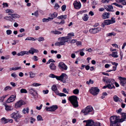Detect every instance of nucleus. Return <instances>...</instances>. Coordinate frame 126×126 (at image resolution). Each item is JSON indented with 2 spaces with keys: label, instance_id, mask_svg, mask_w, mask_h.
<instances>
[{
  "label": "nucleus",
  "instance_id": "obj_40",
  "mask_svg": "<svg viewBox=\"0 0 126 126\" xmlns=\"http://www.w3.org/2000/svg\"><path fill=\"white\" fill-rule=\"evenodd\" d=\"M5 12L7 13H14V11L13 10L10 9H7L6 10Z\"/></svg>",
  "mask_w": 126,
  "mask_h": 126
},
{
  "label": "nucleus",
  "instance_id": "obj_42",
  "mask_svg": "<svg viewBox=\"0 0 126 126\" xmlns=\"http://www.w3.org/2000/svg\"><path fill=\"white\" fill-rule=\"evenodd\" d=\"M12 89L9 86H7L4 89V90L5 91H9Z\"/></svg>",
  "mask_w": 126,
  "mask_h": 126
},
{
  "label": "nucleus",
  "instance_id": "obj_8",
  "mask_svg": "<svg viewBox=\"0 0 126 126\" xmlns=\"http://www.w3.org/2000/svg\"><path fill=\"white\" fill-rule=\"evenodd\" d=\"M99 91V89L97 87H92L90 90V93L94 95L97 94Z\"/></svg>",
  "mask_w": 126,
  "mask_h": 126
},
{
  "label": "nucleus",
  "instance_id": "obj_46",
  "mask_svg": "<svg viewBox=\"0 0 126 126\" xmlns=\"http://www.w3.org/2000/svg\"><path fill=\"white\" fill-rule=\"evenodd\" d=\"M116 33L114 32H111L110 33H109L107 34V36H110L111 35H113L114 36L116 35Z\"/></svg>",
  "mask_w": 126,
  "mask_h": 126
},
{
  "label": "nucleus",
  "instance_id": "obj_43",
  "mask_svg": "<svg viewBox=\"0 0 126 126\" xmlns=\"http://www.w3.org/2000/svg\"><path fill=\"white\" fill-rule=\"evenodd\" d=\"M25 40L35 41V40L33 37H28L25 39Z\"/></svg>",
  "mask_w": 126,
  "mask_h": 126
},
{
  "label": "nucleus",
  "instance_id": "obj_39",
  "mask_svg": "<svg viewBox=\"0 0 126 126\" xmlns=\"http://www.w3.org/2000/svg\"><path fill=\"white\" fill-rule=\"evenodd\" d=\"M84 16L82 17L84 20L85 21H87L88 20V17L87 14H85L84 15Z\"/></svg>",
  "mask_w": 126,
  "mask_h": 126
},
{
  "label": "nucleus",
  "instance_id": "obj_23",
  "mask_svg": "<svg viewBox=\"0 0 126 126\" xmlns=\"http://www.w3.org/2000/svg\"><path fill=\"white\" fill-rule=\"evenodd\" d=\"M110 13H109L105 12L103 14V18L106 19L108 18L110 16Z\"/></svg>",
  "mask_w": 126,
  "mask_h": 126
},
{
  "label": "nucleus",
  "instance_id": "obj_29",
  "mask_svg": "<svg viewBox=\"0 0 126 126\" xmlns=\"http://www.w3.org/2000/svg\"><path fill=\"white\" fill-rule=\"evenodd\" d=\"M51 33H53L55 34H61L62 32L57 31H51Z\"/></svg>",
  "mask_w": 126,
  "mask_h": 126
},
{
  "label": "nucleus",
  "instance_id": "obj_50",
  "mask_svg": "<svg viewBox=\"0 0 126 126\" xmlns=\"http://www.w3.org/2000/svg\"><path fill=\"white\" fill-rule=\"evenodd\" d=\"M38 40L39 42L43 41L44 40V38L42 37H40L38 39Z\"/></svg>",
  "mask_w": 126,
  "mask_h": 126
},
{
  "label": "nucleus",
  "instance_id": "obj_35",
  "mask_svg": "<svg viewBox=\"0 0 126 126\" xmlns=\"http://www.w3.org/2000/svg\"><path fill=\"white\" fill-rule=\"evenodd\" d=\"M30 77L31 78H34L36 74L33 73L32 72H29Z\"/></svg>",
  "mask_w": 126,
  "mask_h": 126
},
{
  "label": "nucleus",
  "instance_id": "obj_27",
  "mask_svg": "<svg viewBox=\"0 0 126 126\" xmlns=\"http://www.w3.org/2000/svg\"><path fill=\"white\" fill-rule=\"evenodd\" d=\"M58 15L57 13L56 12H54V13L52 14H50L49 15V16L51 17H50V18H52V20L54 18H55Z\"/></svg>",
  "mask_w": 126,
  "mask_h": 126
},
{
  "label": "nucleus",
  "instance_id": "obj_9",
  "mask_svg": "<svg viewBox=\"0 0 126 126\" xmlns=\"http://www.w3.org/2000/svg\"><path fill=\"white\" fill-rule=\"evenodd\" d=\"M58 67L61 69L63 70H66L67 69V67L64 63L63 62H60L58 64Z\"/></svg>",
  "mask_w": 126,
  "mask_h": 126
},
{
  "label": "nucleus",
  "instance_id": "obj_48",
  "mask_svg": "<svg viewBox=\"0 0 126 126\" xmlns=\"http://www.w3.org/2000/svg\"><path fill=\"white\" fill-rule=\"evenodd\" d=\"M24 55V51H21L19 53L17 54V55L18 56H23Z\"/></svg>",
  "mask_w": 126,
  "mask_h": 126
},
{
  "label": "nucleus",
  "instance_id": "obj_59",
  "mask_svg": "<svg viewBox=\"0 0 126 126\" xmlns=\"http://www.w3.org/2000/svg\"><path fill=\"white\" fill-rule=\"evenodd\" d=\"M25 34V33H22V34L18 35L17 37H21L23 36H24Z\"/></svg>",
  "mask_w": 126,
  "mask_h": 126
},
{
  "label": "nucleus",
  "instance_id": "obj_47",
  "mask_svg": "<svg viewBox=\"0 0 126 126\" xmlns=\"http://www.w3.org/2000/svg\"><path fill=\"white\" fill-rule=\"evenodd\" d=\"M29 52L30 54H33L34 53L33 48H31L29 50Z\"/></svg>",
  "mask_w": 126,
  "mask_h": 126
},
{
  "label": "nucleus",
  "instance_id": "obj_52",
  "mask_svg": "<svg viewBox=\"0 0 126 126\" xmlns=\"http://www.w3.org/2000/svg\"><path fill=\"white\" fill-rule=\"evenodd\" d=\"M32 85L35 86V87H37L40 85H41V84L38 83H33Z\"/></svg>",
  "mask_w": 126,
  "mask_h": 126
},
{
  "label": "nucleus",
  "instance_id": "obj_45",
  "mask_svg": "<svg viewBox=\"0 0 126 126\" xmlns=\"http://www.w3.org/2000/svg\"><path fill=\"white\" fill-rule=\"evenodd\" d=\"M20 92L21 93H26L27 92V90L25 89H22L20 90Z\"/></svg>",
  "mask_w": 126,
  "mask_h": 126
},
{
  "label": "nucleus",
  "instance_id": "obj_5",
  "mask_svg": "<svg viewBox=\"0 0 126 126\" xmlns=\"http://www.w3.org/2000/svg\"><path fill=\"white\" fill-rule=\"evenodd\" d=\"M83 122H86L85 126H101L100 123L99 122L95 123L92 120H88L87 121L84 120Z\"/></svg>",
  "mask_w": 126,
  "mask_h": 126
},
{
  "label": "nucleus",
  "instance_id": "obj_33",
  "mask_svg": "<svg viewBox=\"0 0 126 126\" xmlns=\"http://www.w3.org/2000/svg\"><path fill=\"white\" fill-rule=\"evenodd\" d=\"M29 109L28 107L27 108H26L24 109L22 111L24 114H25L26 113H28L29 112Z\"/></svg>",
  "mask_w": 126,
  "mask_h": 126
},
{
  "label": "nucleus",
  "instance_id": "obj_62",
  "mask_svg": "<svg viewBox=\"0 0 126 126\" xmlns=\"http://www.w3.org/2000/svg\"><path fill=\"white\" fill-rule=\"evenodd\" d=\"M34 15L36 17H37L38 15V12L37 11H36L34 13Z\"/></svg>",
  "mask_w": 126,
  "mask_h": 126
},
{
  "label": "nucleus",
  "instance_id": "obj_44",
  "mask_svg": "<svg viewBox=\"0 0 126 126\" xmlns=\"http://www.w3.org/2000/svg\"><path fill=\"white\" fill-rule=\"evenodd\" d=\"M73 93L75 94H78L79 93V90L77 89H76L73 91Z\"/></svg>",
  "mask_w": 126,
  "mask_h": 126
},
{
  "label": "nucleus",
  "instance_id": "obj_13",
  "mask_svg": "<svg viewBox=\"0 0 126 126\" xmlns=\"http://www.w3.org/2000/svg\"><path fill=\"white\" fill-rule=\"evenodd\" d=\"M58 108V106L56 105H54L50 107H46V110L48 111H54Z\"/></svg>",
  "mask_w": 126,
  "mask_h": 126
},
{
  "label": "nucleus",
  "instance_id": "obj_7",
  "mask_svg": "<svg viewBox=\"0 0 126 126\" xmlns=\"http://www.w3.org/2000/svg\"><path fill=\"white\" fill-rule=\"evenodd\" d=\"M93 110V108L91 106H88L85 109L82 110L81 112L84 113V115H86L89 112H91Z\"/></svg>",
  "mask_w": 126,
  "mask_h": 126
},
{
  "label": "nucleus",
  "instance_id": "obj_3",
  "mask_svg": "<svg viewBox=\"0 0 126 126\" xmlns=\"http://www.w3.org/2000/svg\"><path fill=\"white\" fill-rule=\"evenodd\" d=\"M77 98V97L76 96L74 95L71 96L69 97V100L74 108H77L79 106Z\"/></svg>",
  "mask_w": 126,
  "mask_h": 126
},
{
  "label": "nucleus",
  "instance_id": "obj_26",
  "mask_svg": "<svg viewBox=\"0 0 126 126\" xmlns=\"http://www.w3.org/2000/svg\"><path fill=\"white\" fill-rule=\"evenodd\" d=\"M4 106L5 107V109L7 111H11L13 109V108L11 106L7 105H5Z\"/></svg>",
  "mask_w": 126,
  "mask_h": 126
},
{
  "label": "nucleus",
  "instance_id": "obj_51",
  "mask_svg": "<svg viewBox=\"0 0 126 126\" xmlns=\"http://www.w3.org/2000/svg\"><path fill=\"white\" fill-rule=\"evenodd\" d=\"M30 119V122L32 124L33 123V122L35 121L36 119L32 117H31Z\"/></svg>",
  "mask_w": 126,
  "mask_h": 126
},
{
  "label": "nucleus",
  "instance_id": "obj_30",
  "mask_svg": "<svg viewBox=\"0 0 126 126\" xmlns=\"http://www.w3.org/2000/svg\"><path fill=\"white\" fill-rule=\"evenodd\" d=\"M4 19L7 20H9L11 21H12L13 20V18L10 16H5L4 18Z\"/></svg>",
  "mask_w": 126,
  "mask_h": 126
},
{
  "label": "nucleus",
  "instance_id": "obj_24",
  "mask_svg": "<svg viewBox=\"0 0 126 126\" xmlns=\"http://www.w3.org/2000/svg\"><path fill=\"white\" fill-rule=\"evenodd\" d=\"M118 53L117 51L113 52L112 53V54H110V56H111L112 57L114 58H117L118 57V55L117 54Z\"/></svg>",
  "mask_w": 126,
  "mask_h": 126
},
{
  "label": "nucleus",
  "instance_id": "obj_56",
  "mask_svg": "<svg viewBox=\"0 0 126 126\" xmlns=\"http://www.w3.org/2000/svg\"><path fill=\"white\" fill-rule=\"evenodd\" d=\"M111 24H112L115 22V18L113 17H112L111 18Z\"/></svg>",
  "mask_w": 126,
  "mask_h": 126
},
{
  "label": "nucleus",
  "instance_id": "obj_60",
  "mask_svg": "<svg viewBox=\"0 0 126 126\" xmlns=\"http://www.w3.org/2000/svg\"><path fill=\"white\" fill-rule=\"evenodd\" d=\"M42 106V105L41 104L39 107L38 106H37L36 107V109L38 110H40L41 109Z\"/></svg>",
  "mask_w": 126,
  "mask_h": 126
},
{
  "label": "nucleus",
  "instance_id": "obj_2",
  "mask_svg": "<svg viewBox=\"0 0 126 126\" xmlns=\"http://www.w3.org/2000/svg\"><path fill=\"white\" fill-rule=\"evenodd\" d=\"M110 126H120L119 116H113L110 118Z\"/></svg>",
  "mask_w": 126,
  "mask_h": 126
},
{
  "label": "nucleus",
  "instance_id": "obj_31",
  "mask_svg": "<svg viewBox=\"0 0 126 126\" xmlns=\"http://www.w3.org/2000/svg\"><path fill=\"white\" fill-rule=\"evenodd\" d=\"M52 20V18H50V17H48V18H44L42 19L43 22H48L49 21H50Z\"/></svg>",
  "mask_w": 126,
  "mask_h": 126
},
{
  "label": "nucleus",
  "instance_id": "obj_21",
  "mask_svg": "<svg viewBox=\"0 0 126 126\" xmlns=\"http://www.w3.org/2000/svg\"><path fill=\"white\" fill-rule=\"evenodd\" d=\"M114 82L113 83H112L110 82V83H109V84L107 85L108 88L109 89H111L112 88H115V87L113 85V84L115 82V80H114Z\"/></svg>",
  "mask_w": 126,
  "mask_h": 126
},
{
  "label": "nucleus",
  "instance_id": "obj_10",
  "mask_svg": "<svg viewBox=\"0 0 126 126\" xmlns=\"http://www.w3.org/2000/svg\"><path fill=\"white\" fill-rule=\"evenodd\" d=\"M101 28L100 27H98L95 28H92L90 29L89 31L90 33L92 34H95L101 30Z\"/></svg>",
  "mask_w": 126,
  "mask_h": 126
},
{
  "label": "nucleus",
  "instance_id": "obj_20",
  "mask_svg": "<svg viewBox=\"0 0 126 126\" xmlns=\"http://www.w3.org/2000/svg\"><path fill=\"white\" fill-rule=\"evenodd\" d=\"M51 89L56 94H58V91L56 86L55 85H53L51 87Z\"/></svg>",
  "mask_w": 126,
  "mask_h": 126
},
{
  "label": "nucleus",
  "instance_id": "obj_6",
  "mask_svg": "<svg viewBox=\"0 0 126 126\" xmlns=\"http://www.w3.org/2000/svg\"><path fill=\"white\" fill-rule=\"evenodd\" d=\"M11 117L14 119L15 121L16 122H18L19 121L18 119L21 118L22 116L19 114L18 111H16L10 115Z\"/></svg>",
  "mask_w": 126,
  "mask_h": 126
},
{
  "label": "nucleus",
  "instance_id": "obj_22",
  "mask_svg": "<svg viewBox=\"0 0 126 126\" xmlns=\"http://www.w3.org/2000/svg\"><path fill=\"white\" fill-rule=\"evenodd\" d=\"M118 79L120 80V83L121 85L122 86H124L125 84L124 83L123 80L124 79V78L122 77H119L118 78Z\"/></svg>",
  "mask_w": 126,
  "mask_h": 126
},
{
  "label": "nucleus",
  "instance_id": "obj_41",
  "mask_svg": "<svg viewBox=\"0 0 126 126\" xmlns=\"http://www.w3.org/2000/svg\"><path fill=\"white\" fill-rule=\"evenodd\" d=\"M119 1L123 5H126V0H119Z\"/></svg>",
  "mask_w": 126,
  "mask_h": 126
},
{
  "label": "nucleus",
  "instance_id": "obj_28",
  "mask_svg": "<svg viewBox=\"0 0 126 126\" xmlns=\"http://www.w3.org/2000/svg\"><path fill=\"white\" fill-rule=\"evenodd\" d=\"M8 119H6L4 118L3 117L1 119V121L2 123L5 124L8 122Z\"/></svg>",
  "mask_w": 126,
  "mask_h": 126
},
{
  "label": "nucleus",
  "instance_id": "obj_32",
  "mask_svg": "<svg viewBox=\"0 0 126 126\" xmlns=\"http://www.w3.org/2000/svg\"><path fill=\"white\" fill-rule=\"evenodd\" d=\"M111 20H107L104 21V23L105 25H108L111 24Z\"/></svg>",
  "mask_w": 126,
  "mask_h": 126
},
{
  "label": "nucleus",
  "instance_id": "obj_57",
  "mask_svg": "<svg viewBox=\"0 0 126 126\" xmlns=\"http://www.w3.org/2000/svg\"><path fill=\"white\" fill-rule=\"evenodd\" d=\"M3 5V8H4L5 7H8V5L7 3H4L3 2L2 4Z\"/></svg>",
  "mask_w": 126,
  "mask_h": 126
},
{
  "label": "nucleus",
  "instance_id": "obj_17",
  "mask_svg": "<svg viewBox=\"0 0 126 126\" xmlns=\"http://www.w3.org/2000/svg\"><path fill=\"white\" fill-rule=\"evenodd\" d=\"M107 7L106 6H105V8L107 10V11L109 12H114V11L113 10V7L111 5H108Z\"/></svg>",
  "mask_w": 126,
  "mask_h": 126
},
{
  "label": "nucleus",
  "instance_id": "obj_37",
  "mask_svg": "<svg viewBox=\"0 0 126 126\" xmlns=\"http://www.w3.org/2000/svg\"><path fill=\"white\" fill-rule=\"evenodd\" d=\"M37 118L38 121H43V120L42 117L40 115H38L37 116Z\"/></svg>",
  "mask_w": 126,
  "mask_h": 126
},
{
  "label": "nucleus",
  "instance_id": "obj_18",
  "mask_svg": "<svg viewBox=\"0 0 126 126\" xmlns=\"http://www.w3.org/2000/svg\"><path fill=\"white\" fill-rule=\"evenodd\" d=\"M49 67L50 69L53 71L55 70L57 68L56 66L53 63H50Z\"/></svg>",
  "mask_w": 126,
  "mask_h": 126
},
{
  "label": "nucleus",
  "instance_id": "obj_1",
  "mask_svg": "<svg viewBox=\"0 0 126 126\" xmlns=\"http://www.w3.org/2000/svg\"><path fill=\"white\" fill-rule=\"evenodd\" d=\"M74 36L73 33H68L67 36L65 37H60L58 38V40L60 41V42H57L55 44L56 46H61L65 45V43L68 41V39H71V37Z\"/></svg>",
  "mask_w": 126,
  "mask_h": 126
},
{
  "label": "nucleus",
  "instance_id": "obj_49",
  "mask_svg": "<svg viewBox=\"0 0 126 126\" xmlns=\"http://www.w3.org/2000/svg\"><path fill=\"white\" fill-rule=\"evenodd\" d=\"M56 94L58 95L61 96H66V95L65 94L63 93H59V92H58V94Z\"/></svg>",
  "mask_w": 126,
  "mask_h": 126
},
{
  "label": "nucleus",
  "instance_id": "obj_14",
  "mask_svg": "<svg viewBox=\"0 0 126 126\" xmlns=\"http://www.w3.org/2000/svg\"><path fill=\"white\" fill-rule=\"evenodd\" d=\"M103 81L104 82H106L107 83L111 82L113 83L114 82V79H108L107 78L105 77L103 78Z\"/></svg>",
  "mask_w": 126,
  "mask_h": 126
},
{
  "label": "nucleus",
  "instance_id": "obj_53",
  "mask_svg": "<svg viewBox=\"0 0 126 126\" xmlns=\"http://www.w3.org/2000/svg\"><path fill=\"white\" fill-rule=\"evenodd\" d=\"M12 32V31L9 30H7L6 31V32L7 35H9L11 34Z\"/></svg>",
  "mask_w": 126,
  "mask_h": 126
},
{
  "label": "nucleus",
  "instance_id": "obj_54",
  "mask_svg": "<svg viewBox=\"0 0 126 126\" xmlns=\"http://www.w3.org/2000/svg\"><path fill=\"white\" fill-rule=\"evenodd\" d=\"M11 76L14 78H16L17 76V75L15 73H12L11 74Z\"/></svg>",
  "mask_w": 126,
  "mask_h": 126
},
{
  "label": "nucleus",
  "instance_id": "obj_58",
  "mask_svg": "<svg viewBox=\"0 0 126 126\" xmlns=\"http://www.w3.org/2000/svg\"><path fill=\"white\" fill-rule=\"evenodd\" d=\"M59 7V5L57 3H56L54 6L55 9H57Z\"/></svg>",
  "mask_w": 126,
  "mask_h": 126
},
{
  "label": "nucleus",
  "instance_id": "obj_25",
  "mask_svg": "<svg viewBox=\"0 0 126 126\" xmlns=\"http://www.w3.org/2000/svg\"><path fill=\"white\" fill-rule=\"evenodd\" d=\"M113 99L114 101L115 102H117L118 101L120 102L121 99L116 95H115L114 96Z\"/></svg>",
  "mask_w": 126,
  "mask_h": 126
},
{
  "label": "nucleus",
  "instance_id": "obj_15",
  "mask_svg": "<svg viewBox=\"0 0 126 126\" xmlns=\"http://www.w3.org/2000/svg\"><path fill=\"white\" fill-rule=\"evenodd\" d=\"M73 5L75 8L76 9H79L81 7V4L80 2H78L75 1L73 3Z\"/></svg>",
  "mask_w": 126,
  "mask_h": 126
},
{
  "label": "nucleus",
  "instance_id": "obj_11",
  "mask_svg": "<svg viewBox=\"0 0 126 126\" xmlns=\"http://www.w3.org/2000/svg\"><path fill=\"white\" fill-rule=\"evenodd\" d=\"M16 95L15 94L12 95L10 96V97L8 98L6 102L7 103H9L13 102L16 99Z\"/></svg>",
  "mask_w": 126,
  "mask_h": 126
},
{
  "label": "nucleus",
  "instance_id": "obj_64",
  "mask_svg": "<svg viewBox=\"0 0 126 126\" xmlns=\"http://www.w3.org/2000/svg\"><path fill=\"white\" fill-rule=\"evenodd\" d=\"M37 58V57L36 56H34L33 58V59H34V61H36L38 60V59Z\"/></svg>",
  "mask_w": 126,
  "mask_h": 126
},
{
  "label": "nucleus",
  "instance_id": "obj_4",
  "mask_svg": "<svg viewBox=\"0 0 126 126\" xmlns=\"http://www.w3.org/2000/svg\"><path fill=\"white\" fill-rule=\"evenodd\" d=\"M49 77L52 78H55L57 80L62 81L64 78H67V76L66 74L63 73L60 76L55 75L53 74H50L49 76Z\"/></svg>",
  "mask_w": 126,
  "mask_h": 126
},
{
  "label": "nucleus",
  "instance_id": "obj_38",
  "mask_svg": "<svg viewBox=\"0 0 126 126\" xmlns=\"http://www.w3.org/2000/svg\"><path fill=\"white\" fill-rule=\"evenodd\" d=\"M20 16L18 15L17 14H13L12 18H19L20 17Z\"/></svg>",
  "mask_w": 126,
  "mask_h": 126
},
{
  "label": "nucleus",
  "instance_id": "obj_34",
  "mask_svg": "<svg viewBox=\"0 0 126 126\" xmlns=\"http://www.w3.org/2000/svg\"><path fill=\"white\" fill-rule=\"evenodd\" d=\"M66 18L67 16L66 15H61L58 17H57V18L59 19H62L63 18L65 19Z\"/></svg>",
  "mask_w": 126,
  "mask_h": 126
},
{
  "label": "nucleus",
  "instance_id": "obj_19",
  "mask_svg": "<svg viewBox=\"0 0 126 126\" xmlns=\"http://www.w3.org/2000/svg\"><path fill=\"white\" fill-rule=\"evenodd\" d=\"M28 90L30 93L33 96H35L34 93H35L36 94H37L36 91L34 89L30 88H28Z\"/></svg>",
  "mask_w": 126,
  "mask_h": 126
},
{
  "label": "nucleus",
  "instance_id": "obj_16",
  "mask_svg": "<svg viewBox=\"0 0 126 126\" xmlns=\"http://www.w3.org/2000/svg\"><path fill=\"white\" fill-rule=\"evenodd\" d=\"M121 114L122 116L121 119L120 118V116H119L120 123L126 120V114L123 113H121Z\"/></svg>",
  "mask_w": 126,
  "mask_h": 126
},
{
  "label": "nucleus",
  "instance_id": "obj_55",
  "mask_svg": "<svg viewBox=\"0 0 126 126\" xmlns=\"http://www.w3.org/2000/svg\"><path fill=\"white\" fill-rule=\"evenodd\" d=\"M66 8V6L65 5H63L61 7V9H62V11H64L65 10Z\"/></svg>",
  "mask_w": 126,
  "mask_h": 126
},
{
  "label": "nucleus",
  "instance_id": "obj_36",
  "mask_svg": "<svg viewBox=\"0 0 126 126\" xmlns=\"http://www.w3.org/2000/svg\"><path fill=\"white\" fill-rule=\"evenodd\" d=\"M7 96V95H5L2 97H0V102H2L3 101L4 98Z\"/></svg>",
  "mask_w": 126,
  "mask_h": 126
},
{
  "label": "nucleus",
  "instance_id": "obj_63",
  "mask_svg": "<svg viewBox=\"0 0 126 126\" xmlns=\"http://www.w3.org/2000/svg\"><path fill=\"white\" fill-rule=\"evenodd\" d=\"M63 92L64 93L68 94V92L66 90V89L65 88H63Z\"/></svg>",
  "mask_w": 126,
  "mask_h": 126
},
{
  "label": "nucleus",
  "instance_id": "obj_61",
  "mask_svg": "<svg viewBox=\"0 0 126 126\" xmlns=\"http://www.w3.org/2000/svg\"><path fill=\"white\" fill-rule=\"evenodd\" d=\"M70 43H74L76 42L77 41V40L76 39H72L70 40Z\"/></svg>",
  "mask_w": 126,
  "mask_h": 126
},
{
  "label": "nucleus",
  "instance_id": "obj_12",
  "mask_svg": "<svg viewBox=\"0 0 126 126\" xmlns=\"http://www.w3.org/2000/svg\"><path fill=\"white\" fill-rule=\"evenodd\" d=\"M25 104V102L22 100H21L15 103V107L16 108L20 107L21 106Z\"/></svg>",
  "mask_w": 126,
  "mask_h": 126
}]
</instances>
